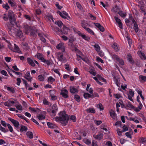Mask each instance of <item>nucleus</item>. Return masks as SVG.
Wrapping results in <instances>:
<instances>
[{"label":"nucleus","instance_id":"1","mask_svg":"<svg viewBox=\"0 0 146 146\" xmlns=\"http://www.w3.org/2000/svg\"><path fill=\"white\" fill-rule=\"evenodd\" d=\"M59 115L60 117H56L54 118L56 122H60L63 125H65L68 122L69 119L68 115L66 114L65 111L60 112Z\"/></svg>","mask_w":146,"mask_h":146},{"label":"nucleus","instance_id":"2","mask_svg":"<svg viewBox=\"0 0 146 146\" xmlns=\"http://www.w3.org/2000/svg\"><path fill=\"white\" fill-rule=\"evenodd\" d=\"M18 103V101L16 99L11 98L7 102L4 103V105L6 106L10 107L14 106L15 105Z\"/></svg>","mask_w":146,"mask_h":146},{"label":"nucleus","instance_id":"3","mask_svg":"<svg viewBox=\"0 0 146 146\" xmlns=\"http://www.w3.org/2000/svg\"><path fill=\"white\" fill-rule=\"evenodd\" d=\"M8 16L11 25H13L15 23V19L13 12L11 10L8 11Z\"/></svg>","mask_w":146,"mask_h":146},{"label":"nucleus","instance_id":"4","mask_svg":"<svg viewBox=\"0 0 146 146\" xmlns=\"http://www.w3.org/2000/svg\"><path fill=\"white\" fill-rule=\"evenodd\" d=\"M56 58L59 61H60L62 62L65 63L66 62V57L64 56L63 53L62 52H57Z\"/></svg>","mask_w":146,"mask_h":146},{"label":"nucleus","instance_id":"5","mask_svg":"<svg viewBox=\"0 0 146 146\" xmlns=\"http://www.w3.org/2000/svg\"><path fill=\"white\" fill-rule=\"evenodd\" d=\"M8 28V32L11 35H15L17 29H15L13 27H11L10 24L7 26Z\"/></svg>","mask_w":146,"mask_h":146},{"label":"nucleus","instance_id":"6","mask_svg":"<svg viewBox=\"0 0 146 146\" xmlns=\"http://www.w3.org/2000/svg\"><path fill=\"white\" fill-rule=\"evenodd\" d=\"M112 57L114 60L118 61L120 65H123L124 64V62L123 60L119 58L117 55L115 54H113L112 55Z\"/></svg>","mask_w":146,"mask_h":146},{"label":"nucleus","instance_id":"7","mask_svg":"<svg viewBox=\"0 0 146 146\" xmlns=\"http://www.w3.org/2000/svg\"><path fill=\"white\" fill-rule=\"evenodd\" d=\"M57 13L63 18L66 19L68 17H70L68 16V14L65 11H63L61 12L60 11H58L57 12Z\"/></svg>","mask_w":146,"mask_h":146},{"label":"nucleus","instance_id":"8","mask_svg":"<svg viewBox=\"0 0 146 146\" xmlns=\"http://www.w3.org/2000/svg\"><path fill=\"white\" fill-rule=\"evenodd\" d=\"M60 94L64 98H66L68 97V91L65 89H62L60 91Z\"/></svg>","mask_w":146,"mask_h":146},{"label":"nucleus","instance_id":"9","mask_svg":"<svg viewBox=\"0 0 146 146\" xmlns=\"http://www.w3.org/2000/svg\"><path fill=\"white\" fill-rule=\"evenodd\" d=\"M56 48L58 50H61L62 52L65 51V46L64 43L60 42L59 43L56 45Z\"/></svg>","mask_w":146,"mask_h":146},{"label":"nucleus","instance_id":"10","mask_svg":"<svg viewBox=\"0 0 146 146\" xmlns=\"http://www.w3.org/2000/svg\"><path fill=\"white\" fill-rule=\"evenodd\" d=\"M77 33L79 36H81L82 38L86 40L89 41L90 39V38L89 36H86V35L80 31H78L77 32Z\"/></svg>","mask_w":146,"mask_h":146},{"label":"nucleus","instance_id":"11","mask_svg":"<svg viewBox=\"0 0 146 146\" xmlns=\"http://www.w3.org/2000/svg\"><path fill=\"white\" fill-rule=\"evenodd\" d=\"M129 94L128 95V98L131 101L133 102L132 97L134 96V92L131 89H129Z\"/></svg>","mask_w":146,"mask_h":146},{"label":"nucleus","instance_id":"12","mask_svg":"<svg viewBox=\"0 0 146 146\" xmlns=\"http://www.w3.org/2000/svg\"><path fill=\"white\" fill-rule=\"evenodd\" d=\"M8 119L17 128L19 126V123L18 121L10 117L8 118Z\"/></svg>","mask_w":146,"mask_h":146},{"label":"nucleus","instance_id":"13","mask_svg":"<svg viewBox=\"0 0 146 146\" xmlns=\"http://www.w3.org/2000/svg\"><path fill=\"white\" fill-rule=\"evenodd\" d=\"M93 137L98 140H100L103 138V134L102 133H99L97 135H94Z\"/></svg>","mask_w":146,"mask_h":146},{"label":"nucleus","instance_id":"14","mask_svg":"<svg viewBox=\"0 0 146 146\" xmlns=\"http://www.w3.org/2000/svg\"><path fill=\"white\" fill-rule=\"evenodd\" d=\"M127 58L128 61L131 64H133L134 63V60L130 54H128L127 56Z\"/></svg>","mask_w":146,"mask_h":146},{"label":"nucleus","instance_id":"15","mask_svg":"<svg viewBox=\"0 0 146 146\" xmlns=\"http://www.w3.org/2000/svg\"><path fill=\"white\" fill-rule=\"evenodd\" d=\"M70 92L71 93H74L78 91V88L74 86H71L70 87Z\"/></svg>","mask_w":146,"mask_h":146},{"label":"nucleus","instance_id":"16","mask_svg":"<svg viewBox=\"0 0 146 146\" xmlns=\"http://www.w3.org/2000/svg\"><path fill=\"white\" fill-rule=\"evenodd\" d=\"M24 77L28 81L31 82L32 80V78L31 76L30 73L29 72H27Z\"/></svg>","mask_w":146,"mask_h":146},{"label":"nucleus","instance_id":"17","mask_svg":"<svg viewBox=\"0 0 146 146\" xmlns=\"http://www.w3.org/2000/svg\"><path fill=\"white\" fill-rule=\"evenodd\" d=\"M35 56L41 62L44 58V56L42 54L40 53H37Z\"/></svg>","mask_w":146,"mask_h":146},{"label":"nucleus","instance_id":"18","mask_svg":"<svg viewBox=\"0 0 146 146\" xmlns=\"http://www.w3.org/2000/svg\"><path fill=\"white\" fill-rule=\"evenodd\" d=\"M94 25L97 27L101 31L103 32L104 31V29L102 26L100 24L98 23H94Z\"/></svg>","mask_w":146,"mask_h":146},{"label":"nucleus","instance_id":"19","mask_svg":"<svg viewBox=\"0 0 146 146\" xmlns=\"http://www.w3.org/2000/svg\"><path fill=\"white\" fill-rule=\"evenodd\" d=\"M4 88L6 89L7 90L13 94L15 93V90L13 88L7 86L6 85L4 86Z\"/></svg>","mask_w":146,"mask_h":146},{"label":"nucleus","instance_id":"20","mask_svg":"<svg viewBox=\"0 0 146 146\" xmlns=\"http://www.w3.org/2000/svg\"><path fill=\"white\" fill-rule=\"evenodd\" d=\"M27 61L28 63L31 66L34 67L35 64L33 60L30 58H27Z\"/></svg>","mask_w":146,"mask_h":146},{"label":"nucleus","instance_id":"21","mask_svg":"<svg viewBox=\"0 0 146 146\" xmlns=\"http://www.w3.org/2000/svg\"><path fill=\"white\" fill-rule=\"evenodd\" d=\"M138 54L142 59L143 60L146 59V56H145L144 53H142L141 51H138Z\"/></svg>","mask_w":146,"mask_h":146},{"label":"nucleus","instance_id":"22","mask_svg":"<svg viewBox=\"0 0 146 146\" xmlns=\"http://www.w3.org/2000/svg\"><path fill=\"white\" fill-rule=\"evenodd\" d=\"M23 35L22 32L21 31L17 29L15 36H18L21 38L23 36Z\"/></svg>","mask_w":146,"mask_h":146},{"label":"nucleus","instance_id":"23","mask_svg":"<svg viewBox=\"0 0 146 146\" xmlns=\"http://www.w3.org/2000/svg\"><path fill=\"white\" fill-rule=\"evenodd\" d=\"M116 51H118L119 49V47L117 44L114 43L111 46Z\"/></svg>","mask_w":146,"mask_h":146},{"label":"nucleus","instance_id":"24","mask_svg":"<svg viewBox=\"0 0 146 146\" xmlns=\"http://www.w3.org/2000/svg\"><path fill=\"white\" fill-rule=\"evenodd\" d=\"M110 115L111 117L113 119L116 118V114L113 110H111L110 111Z\"/></svg>","mask_w":146,"mask_h":146},{"label":"nucleus","instance_id":"25","mask_svg":"<svg viewBox=\"0 0 146 146\" xmlns=\"http://www.w3.org/2000/svg\"><path fill=\"white\" fill-rule=\"evenodd\" d=\"M114 81L117 86L119 87L120 84V79L119 78H117L115 77H114Z\"/></svg>","mask_w":146,"mask_h":146},{"label":"nucleus","instance_id":"26","mask_svg":"<svg viewBox=\"0 0 146 146\" xmlns=\"http://www.w3.org/2000/svg\"><path fill=\"white\" fill-rule=\"evenodd\" d=\"M81 25L82 27L85 30L87 28V27L88 24L86 21H82V22L81 23Z\"/></svg>","mask_w":146,"mask_h":146},{"label":"nucleus","instance_id":"27","mask_svg":"<svg viewBox=\"0 0 146 146\" xmlns=\"http://www.w3.org/2000/svg\"><path fill=\"white\" fill-rule=\"evenodd\" d=\"M14 106L16 107L18 110L21 111L23 110L22 106L18 102Z\"/></svg>","mask_w":146,"mask_h":146},{"label":"nucleus","instance_id":"28","mask_svg":"<svg viewBox=\"0 0 146 146\" xmlns=\"http://www.w3.org/2000/svg\"><path fill=\"white\" fill-rule=\"evenodd\" d=\"M8 2L11 7L16 6V3L15 0H8Z\"/></svg>","mask_w":146,"mask_h":146},{"label":"nucleus","instance_id":"29","mask_svg":"<svg viewBox=\"0 0 146 146\" xmlns=\"http://www.w3.org/2000/svg\"><path fill=\"white\" fill-rule=\"evenodd\" d=\"M46 64L47 66H48L52 64V62L48 60L45 59L44 58L42 61Z\"/></svg>","mask_w":146,"mask_h":146},{"label":"nucleus","instance_id":"30","mask_svg":"<svg viewBox=\"0 0 146 146\" xmlns=\"http://www.w3.org/2000/svg\"><path fill=\"white\" fill-rule=\"evenodd\" d=\"M119 10V8L117 6H116L113 7V8L111 9V11L114 13H116L117 12L118 13Z\"/></svg>","mask_w":146,"mask_h":146},{"label":"nucleus","instance_id":"31","mask_svg":"<svg viewBox=\"0 0 146 146\" xmlns=\"http://www.w3.org/2000/svg\"><path fill=\"white\" fill-rule=\"evenodd\" d=\"M51 90L50 91V99L51 100L53 101L56 100L57 99V96L54 95V94H52L51 92Z\"/></svg>","mask_w":146,"mask_h":146},{"label":"nucleus","instance_id":"32","mask_svg":"<svg viewBox=\"0 0 146 146\" xmlns=\"http://www.w3.org/2000/svg\"><path fill=\"white\" fill-rule=\"evenodd\" d=\"M28 130V128L27 127L24 126L22 125L21 126L20 129V131L21 132H26Z\"/></svg>","mask_w":146,"mask_h":146},{"label":"nucleus","instance_id":"33","mask_svg":"<svg viewBox=\"0 0 146 146\" xmlns=\"http://www.w3.org/2000/svg\"><path fill=\"white\" fill-rule=\"evenodd\" d=\"M45 76L42 74L39 75L38 77V79L40 81H43L45 80Z\"/></svg>","mask_w":146,"mask_h":146},{"label":"nucleus","instance_id":"34","mask_svg":"<svg viewBox=\"0 0 146 146\" xmlns=\"http://www.w3.org/2000/svg\"><path fill=\"white\" fill-rule=\"evenodd\" d=\"M15 48L14 49V51L15 52H17L19 53H20L21 51L20 50L18 46L15 44H14Z\"/></svg>","mask_w":146,"mask_h":146},{"label":"nucleus","instance_id":"35","mask_svg":"<svg viewBox=\"0 0 146 146\" xmlns=\"http://www.w3.org/2000/svg\"><path fill=\"white\" fill-rule=\"evenodd\" d=\"M26 135L30 139H32L33 138V135L32 132L31 131H28L26 133Z\"/></svg>","mask_w":146,"mask_h":146},{"label":"nucleus","instance_id":"36","mask_svg":"<svg viewBox=\"0 0 146 146\" xmlns=\"http://www.w3.org/2000/svg\"><path fill=\"white\" fill-rule=\"evenodd\" d=\"M24 28V32L26 34H28L29 32L30 31V28L28 26H25Z\"/></svg>","mask_w":146,"mask_h":146},{"label":"nucleus","instance_id":"37","mask_svg":"<svg viewBox=\"0 0 146 146\" xmlns=\"http://www.w3.org/2000/svg\"><path fill=\"white\" fill-rule=\"evenodd\" d=\"M38 119L40 120H42L45 119V116L42 114H40L37 116Z\"/></svg>","mask_w":146,"mask_h":146},{"label":"nucleus","instance_id":"38","mask_svg":"<svg viewBox=\"0 0 146 146\" xmlns=\"http://www.w3.org/2000/svg\"><path fill=\"white\" fill-rule=\"evenodd\" d=\"M55 81V79L52 76H49L48 77V82L51 84L53 82Z\"/></svg>","mask_w":146,"mask_h":146},{"label":"nucleus","instance_id":"39","mask_svg":"<svg viewBox=\"0 0 146 146\" xmlns=\"http://www.w3.org/2000/svg\"><path fill=\"white\" fill-rule=\"evenodd\" d=\"M94 47L96 50L98 52H100V48L99 46L97 44H95L94 46Z\"/></svg>","mask_w":146,"mask_h":146},{"label":"nucleus","instance_id":"40","mask_svg":"<svg viewBox=\"0 0 146 146\" xmlns=\"http://www.w3.org/2000/svg\"><path fill=\"white\" fill-rule=\"evenodd\" d=\"M86 110L88 113H94L95 112V110L94 108H88L86 109Z\"/></svg>","mask_w":146,"mask_h":146},{"label":"nucleus","instance_id":"41","mask_svg":"<svg viewBox=\"0 0 146 146\" xmlns=\"http://www.w3.org/2000/svg\"><path fill=\"white\" fill-rule=\"evenodd\" d=\"M47 111L50 113L51 115L52 116H55L56 115L57 111L55 110H52L51 112H50L49 110H47Z\"/></svg>","mask_w":146,"mask_h":146},{"label":"nucleus","instance_id":"42","mask_svg":"<svg viewBox=\"0 0 146 146\" xmlns=\"http://www.w3.org/2000/svg\"><path fill=\"white\" fill-rule=\"evenodd\" d=\"M84 96L85 99H87L89 98H92V95L88 93H85L84 94Z\"/></svg>","mask_w":146,"mask_h":146},{"label":"nucleus","instance_id":"43","mask_svg":"<svg viewBox=\"0 0 146 146\" xmlns=\"http://www.w3.org/2000/svg\"><path fill=\"white\" fill-rule=\"evenodd\" d=\"M139 78L140 81L145 82L146 81V76H145L140 75L139 76Z\"/></svg>","mask_w":146,"mask_h":146},{"label":"nucleus","instance_id":"44","mask_svg":"<svg viewBox=\"0 0 146 146\" xmlns=\"http://www.w3.org/2000/svg\"><path fill=\"white\" fill-rule=\"evenodd\" d=\"M17 115L19 117L25 120L27 122H28V121L27 119V118L24 115L19 113Z\"/></svg>","mask_w":146,"mask_h":146},{"label":"nucleus","instance_id":"45","mask_svg":"<svg viewBox=\"0 0 146 146\" xmlns=\"http://www.w3.org/2000/svg\"><path fill=\"white\" fill-rule=\"evenodd\" d=\"M56 24L58 25L60 27H61L63 25V24L61 21H58L55 22Z\"/></svg>","mask_w":146,"mask_h":146},{"label":"nucleus","instance_id":"46","mask_svg":"<svg viewBox=\"0 0 146 146\" xmlns=\"http://www.w3.org/2000/svg\"><path fill=\"white\" fill-rule=\"evenodd\" d=\"M83 141L85 143L88 145H90L91 143L90 140L89 139L86 138L83 139Z\"/></svg>","mask_w":146,"mask_h":146},{"label":"nucleus","instance_id":"47","mask_svg":"<svg viewBox=\"0 0 146 146\" xmlns=\"http://www.w3.org/2000/svg\"><path fill=\"white\" fill-rule=\"evenodd\" d=\"M2 6L3 8L7 10L10 8L7 3H6L5 4H3L2 5Z\"/></svg>","mask_w":146,"mask_h":146},{"label":"nucleus","instance_id":"48","mask_svg":"<svg viewBox=\"0 0 146 146\" xmlns=\"http://www.w3.org/2000/svg\"><path fill=\"white\" fill-rule=\"evenodd\" d=\"M97 108L98 109H99L100 110H104L103 106L102 104L100 103L97 105Z\"/></svg>","mask_w":146,"mask_h":146},{"label":"nucleus","instance_id":"49","mask_svg":"<svg viewBox=\"0 0 146 146\" xmlns=\"http://www.w3.org/2000/svg\"><path fill=\"white\" fill-rule=\"evenodd\" d=\"M86 30L91 35H94V31L89 28H87L86 29Z\"/></svg>","mask_w":146,"mask_h":146},{"label":"nucleus","instance_id":"50","mask_svg":"<svg viewBox=\"0 0 146 146\" xmlns=\"http://www.w3.org/2000/svg\"><path fill=\"white\" fill-rule=\"evenodd\" d=\"M118 13L120 16L122 17L125 18L126 16V14L123 13V12L122 11L118 12Z\"/></svg>","mask_w":146,"mask_h":146},{"label":"nucleus","instance_id":"51","mask_svg":"<svg viewBox=\"0 0 146 146\" xmlns=\"http://www.w3.org/2000/svg\"><path fill=\"white\" fill-rule=\"evenodd\" d=\"M70 120H72L74 122H75L76 121V118L75 116L72 115L70 116Z\"/></svg>","mask_w":146,"mask_h":146},{"label":"nucleus","instance_id":"52","mask_svg":"<svg viewBox=\"0 0 146 146\" xmlns=\"http://www.w3.org/2000/svg\"><path fill=\"white\" fill-rule=\"evenodd\" d=\"M47 125L48 127L51 128H53L54 127V125L52 123L50 122H47Z\"/></svg>","mask_w":146,"mask_h":146},{"label":"nucleus","instance_id":"53","mask_svg":"<svg viewBox=\"0 0 146 146\" xmlns=\"http://www.w3.org/2000/svg\"><path fill=\"white\" fill-rule=\"evenodd\" d=\"M114 18L118 24L119 23L121 22V20L119 19L117 16H115L114 17Z\"/></svg>","mask_w":146,"mask_h":146},{"label":"nucleus","instance_id":"54","mask_svg":"<svg viewBox=\"0 0 146 146\" xmlns=\"http://www.w3.org/2000/svg\"><path fill=\"white\" fill-rule=\"evenodd\" d=\"M134 29L136 33H137L138 31V25L137 24V23H135L134 24Z\"/></svg>","mask_w":146,"mask_h":146},{"label":"nucleus","instance_id":"55","mask_svg":"<svg viewBox=\"0 0 146 146\" xmlns=\"http://www.w3.org/2000/svg\"><path fill=\"white\" fill-rule=\"evenodd\" d=\"M7 126L8 127V129L9 130V131L11 132H12L13 131V128L11 126V125L9 124H7Z\"/></svg>","mask_w":146,"mask_h":146},{"label":"nucleus","instance_id":"56","mask_svg":"<svg viewBox=\"0 0 146 146\" xmlns=\"http://www.w3.org/2000/svg\"><path fill=\"white\" fill-rule=\"evenodd\" d=\"M74 98L75 100L78 102H79L80 101V96L77 95H75Z\"/></svg>","mask_w":146,"mask_h":146},{"label":"nucleus","instance_id":"57","mask_svg":"<svg viewBox=\"0 0 146 146\" xmlns=\"http://www.w3.org/2000/svg\"><path fill=\"white\" fill-rule=\"evenodd\" d=\"M140 10H141L142 12L144 13V15H146V12L145 10L143 7L141 6L140 7Z\"/></svg>","mask_w":146,"mask_h":146},{"label":"nucleus","instance_id":"58","mask_svg":"<svg viewBox=\"0 0 146 146\" xmlns=\"http://www.w3.org/2000/svg\"><path fill=\"white\" fill-rule=\"evenodd\" d=\"M96 60L99 62H101L103 64L104 62L103 60L100 57L98 56H97L96 58Z\"/></svg>","mask_w":146,"mask_h":146},{"label":"nucleus","instance_id":"59","mask_svg":"<svg viewBox=\"0 0 146 146\" xmlns=\"http://www.w3.org/2000/svg\"><path fill=\"white\" fill-rule=\"evenodd\" d=\"M76 5L77 7L81 10H82V7L81 5V4L79 2H77L76 3Z\"/></svg>","mask_w":146,"mask_h":146},{"label":"nucleus","instance_id":"60","mask_svg":"<svg viewBox=\"0 0 146 146\" xmlns=\"http://www.w3.org/2000/svg\"><path fill=\"white\" fill-rule=\"evenodd\" d=\"M117 134L119 136H121L122 135V133L123 132V131H120V129H117Z\"/></svg>","mask_w":146,"mask_h":146},{"label":"nucleus","instance_id":"61","mask_svg":"<svg viewBox=\"0 0 146 146\" xmlns=\"http://www.w3.org/2000/svg\"><path fill=\"white\" fill-rule=\"evenodd\" d=\"M1 73L2 74L5 76H8L7 72H6V71L5 70H2L1 72Z\"/></svg>","mask_w":146,"mask_h":146},{"label":"nucleus","instance_id":"62","mask_svg":"<svg viewBox=\"0 0 146 146\" xmlns=\"http://www.w3.org/2000/svg\"><path fill=\"white\" fill-rule=\"evenodd\" d=\"M121 122L120 121H117L115 124V125L117 126H121Z\"/></svg>","mask_w":146,"mask_h":146},{"label":"nucleus","instance_id":"63","mask_svg":"<svg viewBox=\"0 0 146 146\" xmlns=\"http://www.w3.org/2000/svg\"><path fill=\"white\" fill-rule=\"evenodd\" d=\"M94 122L97 125H99L102 123V121L100 120H95L94 121Z\"/></svg>","mask_w":146,"mask_h":146},{"label":"nucleus","instance_id":"64","mask_svg":"<svg viewBox=\"0 0 146 146\" xmlns=\"http://www.w3.org/2000/svg\"><path fill=\"white\" fill-rule=\"evenodd\" d=\"M122 128L123 129V132H125L128 130V127L125 125L123 126Z\"/></svg>","mask_w":146,"mask_h":146}]
</instances>
